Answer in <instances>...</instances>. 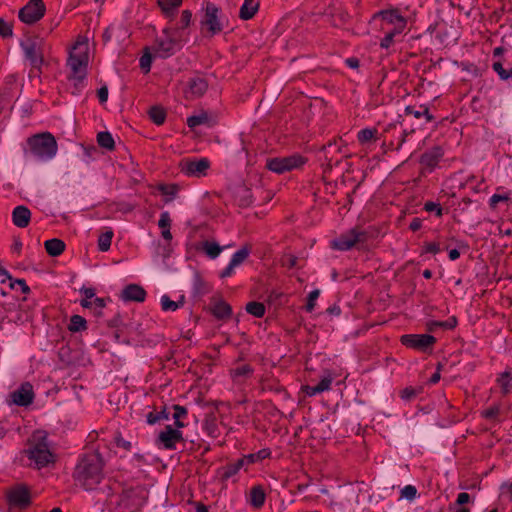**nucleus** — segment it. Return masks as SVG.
Here are the masks:
<instances>
[{"instance_id":"1","label":"nucleus","mask_w":512,"mask_h":512,"mask_svg":"<svg viewBox=\"0 0 512 512\" xmlns=\"http://www.w3.org/2000/svg\"><path fill=\"white\" fill-rule=\"evenodd\" d=\"M102 471V458L98 453L84 456L76 467L75 476L82 486L91 489L100 482Z\"/></svg>"},{"instance_id":"2","label":"nucleus","mask_w":512,"mask_h":512,"mask_svg":"<svg viewBox=\"0 0 512 512\" xmlns=\"http://www.w3.org/2000/svg\"><path fill=\"white\" fill-rule=\"evenodd\" d=\"M88 41L87 36H78L70 50L67 60V64L70 66L73 75L78 80H83L86 75V68L89 62Z\"/></svg>"},{"instance_id":"3","label":"nucleus","mask_w":512,"mask_h":512,"mask_svg":"<svg viewBox=\"0 0 512 512\" xmlns=\"http://www.w3.org/2000/svg\"><path fill=\"white\" fill-rule=\"evenodd\" d=\"M29 444L31 447L25 450V453L35 461L38 468L44 467L52 461V453L49 451L44 431L35 432L32 439L29 440Z\"/></svg>"},{"instance_id":"4","label":"nucleus","mask_w":512,"mask_h":512,"mask_svg":"<svg viewBox=\"0 0 512 512\" xmlns=\"http://www.w3.org/2000/svg\"><path fill=\"white\" fill-rule=\"evenodd\" d=\"M393 441L398 445L408 442H420L424 437V430L411 422L396 424L391 427Z\"/></svg>"},{"instance_id":"5","label":"nucleus","mask_w":512,"mask_h":512,"mask_svg":"<svg viewBox=\"0 0 512 512\" xmlns=\"http://www.w3.org/2000/svg\"><path fill=\"white\" fill-rule=\"evenodd\" d=\"M31 151L38 156L52 157L57 153V143L54 136L48 132L34 135L28 139Z\"/></svg>"},{"instance_id":"6","label":"nucleus","mask_w":512,"mask_h":512,"mask_svg":"<svg viewBox=\"0 0 512 512\" xmlns=\"http://www.w3.org/2000/svg\"><path fill=\"white\" fill-rule=\"evenodd\" d=\"M305 163V159L299 155H293L286 158H273L267 161L266 167L275 173L281 174L300 167Z\"/></svg>"},{"instance_id":"7","label":"nucleus","mask_w":512,"mask_h":512,"mask_svg":"<svg viewBox=\"0 0 512 512\" xmlns=\"http://www.w3.org/2000/svg\"><path fill=\"white\" fill-rule=\"evenodd\" d=\"M45 10L46 8L42 0H30L29 3L19 11V18L26 24H33L44 16Z\"/></svg>"},{"instance_id":"8","label":"nucleus","mask_w":512,"mask_h":512,"mask_svg":"<svg viewBox=\"0 0 512 512\" xmlns=\"http://www.w3.org/2000/svg\"><path fill=\"white\" fill-rule=\"evenodd\" d=\"M365 236V232L352 229L347 235H342L340 238L333 240L331 246L338 250H349L357 243L363 242Z\"/></svg>"},{"instance_id":"9","label":"nucleus","mask_w":512,"mask_h":512,"mask_svg":"<svg viewBox=\"0 0 512 512\" xmlns=\"http://www.w3.org/2000/svg\"><path fill=\"white\" fill-rule=\"evenodd\" d=\"M201 24L208 27V31L213 36L222 30V25L218 17V8L208 3L205 7V15Z\"/></svg>"},{"instance_id":"10","label":"nucleus","mask_w":512,"mask_h":512,"mask_svg":"<svg viewBox=\"0 0 512 512\" xmlns=\"http://www.w3.org/2000/svg\"><path fill=\"white\" fill-rule=\"evenodd\" d=\"M436 342V338L432 335H403L401 337V343L406 346H410L418 349H425L428 346L433 345Z\"/></svg>"},{"instance_id":"11","label":"nucleus","mask_w":512,"mask_h":512,"mask_svg":"<svg viewBox=\"0 0 512 512\" xmlns=\"http://www.w3.org/2000/svg\"><path fill=\"white\" fill-rule=\"evenodd\" d=\"M11 398L13 403L18 406H29L34 398L32 385L28 382L23 383L20 389L11 394Z\"/></svg>"},{"instance_id":"12","label":"nucleus","mask_w":512,"mask_h":512,"mask_svg":"<svg viewBox=\"0 0 512 512\" xmlns=\"http://www.w3.org/2000/svg\"><path fill=\"white\" fill-rule=\"evenodd\" d=\"M182 440V433L171 425H167L165 430L161 431L158 435V442L163 444L166 449H174L176 442Z\"/></svg>"},{"instance_id":"13","label":"nucleus","mask_w":512,"mask_h":512,"mask_svg":"<svg viewBox=\"0 0 512 512\" xmlns=\"http://www.w3.org/2000/svg\"><path fill=\"white\" fill-rule=\"evenodd\" d=\"M8 500L21 508H25L30 504L29 490L24 485H18L11 489L8 494Z\"/></svg>"},{"instance_id":"14","label":"nucleus","mask_w":512,"mask_h":512,"mask_svg":"<svg viewBox=\"0 0 512 512\" xmlns=\"http://www.w3.org/2000/svg\"><path fill=\"white\" fill-rule=\"evenodd\" d=\"M145 297L146 291L138 284H129L121 292L124 301L143 302Z\"/></svg>"},{"instance_id":"15","label":"nucleus","mask_w":512,"mask_h":512,"mask_svg":"<svg viewBox=\"0 0 512 512\" xmlns=\"http://www.w3.org/2000/svg\"><path fill=\"white\" fill-rule=\"evenodd\" d=\"M31 212L26 206H17L12 211V222L19 228H25L29 225Z\"/></svg>"},{"instance_id":"16","label":"nucleus","mask_w":512,"mask_h":512,"mask_svg":"<svg viewBox=\"0 0 512 512\" xmlns=\"http://www.w3.org/2000/svg\"><path fill=\"white\" fill-rule=\"evenodd\" d=\"M259 7V0H244V3L240 8L239 17L242 20H249L258 12Z\"/></svg>"},{"instance_id":"17","label":"nucleus","mask_w":512,"mask_h":512,"mask_svg":"<svg viewBox=\"0 0 512 512\" xmlns=\"http://www.w3.org/2000/svg\"><path fill=\"white\" fill-rule=\"evenodd\" d=\"M189 93L194 97H202L207 89H208V82L204 78H193L189 82L188 85Z\"/></svg>"},{"instance_id":"18","label":"nucleus","mask_w":512,"mask_h":512,"mask_svg":"<svg viewBox=\"0 0 512 512\" xmlns=\"http://www.w3.org/2000/svg\"><path fill=\"white\" fill-rule=\"evenodd\" d=\"M21 45L25 51L26 57L30 60L33 66H38L43 62V58L39 56L37 45L34 41H30L27 44L22 43Z\"/></svg>"},{"instance_id":"19","label":"nucleus","mask_w":512,"mask_h":512,"mask_svg":"<svg viewBox=\"0 0 512 512\" xmlns=\"http://www.w3.org/2000/svg\"><path fill=\"white\" fill-rule=\"evenodd\" d=\"M44 246L47 253L53 257L61 255L65 250V243L57 238L45 241Z\"/></svg>"},{"instance_id":"20","label":"nucleus","mask_w":512,"mask_h":512,"mask_svg":"<svg viewBox=\"0 0 512 512\" xmlns=\"http://www.w3.org/2000/svg\"><path fill=\"white\" fill-rule=\"evenodd\" d=\"M209 168V162L206 159H201L197 162L195 161H189L185 164V167H182V169H185L188 174H202Z\"/></svg>"},{"instance_id":"21","label":"nucleus","mask_w":512,"mask_h":512,"mask_svg":"<svg viewBox=\"0 0 512 512\" xmlns=\"http://www.w3.org/2000/svg\"><path fill=\"white\" fill-rule=\"evenodd\" d=\"M210 311L218 319H226L231 316L232 309L229 304L224 301L217 302L214 307L210 308Z\"/></svg>"},{"instance_id":"22","label":"nucleus","mask_w":512,"mask_h":512,"mask_svg":"<svg viewBox=\"0 0 512 512\" xmlns=\"http://www.w3.org/2000/svg\"><path fill=\"white\" fill-rule=\"evenodd\" d=\"M158 6L167 16H173L174 10L181 6L182 0H157Z\"/></svg>"},{"instance_id":"23","label":"nucleus","mask_w":512,"mask_h":512,"mask_svg":"<svg viewBox=\"0 0 512 512\" xmlns=\"http://www.w3.org/2000/svg\"><path fill=\"white\" fill-rule=\"evenodd\" d=\"M184 304V296L180 297L179 301L171 300L167 295L161 297V307L163 311H176Z\"/></svg>"},{"instance_id":"24","label":"nucleus","mask_w":512,"mask_h":512,"mask_svg":"<svg viewBox=\"0 0 512 512\" xmlns=\"http://www.w3.org/2000/svg\"><path fill=\"white\" fill-rule=\"evenodd\" d=\"M201 249L212 259L216 258L222 251V247L218 243L210 241L202 242Z\"/></svg>"},{"instance_id":"25","label":"nucleus","mask_w":512,"mask_h":512,"mask_svg":"<svg viewBox=\"0 0 512 512\" xmlns=\"http://www.w3.org/2000/svg\"><path fill=\"white\" fill-rule=\"evenodd\" d=\"M148 114L152 121L157 125L163 124L166 118V112L161 106H152Z\"/></svg>"},{"instance_id":"26","label":"nucleus","mask_w":512,"mask_h":512,"mask_svg":"<svg viewBox=\"0 0 512 512\" xmlns=\"http://www.w3.org/2000/svg\"><path fill=\"white\" fill-rule=\"evenodd\" d=\"M265 493L260 486H255L251 490V503L254 507L259 508L264 504Z\"/></svg>"},{"instance_id":"27","label":"nucleus","mask_w":512,"mask_h":512,"mask_svg":"<svg viewBox=\"0 0 512 512\" xmlns=\"http://www.w3.org/2000/svg\"><path fill=\"white\" fill-rule=\"evenodd\" d=\"M97 142L101 147L106 148L108 150H113L115 147L114 139L112 138V135L109 132L98 133Z\"/></svg>"},{"instance_id":"28","label":"nucleus","mask_w":512,"mask_h":512,"mask_svg":"<svg viewBox=\"0 0 512 512\" xmlns=\"http://www.w3.org/2000/svg\"><path fill=\"white\" fill-rule=\"evenodd\" d=\"M86 329V320L80 315H73L70 320L69 330L78 332Z\"/></svg>"},{"instance_id":"29","label":"nucleus","mask_w":512,"mask_h":512,"mask_svg":"<svg viewBox=\"0 0 512 512\" xmlns=\"http://www.w3.org/2000/svg\"><path fill=\"white\" fill-rule=\"evenodd\" d=\"M209 122V115L207 112L203 111L199 115L191 116L187 119V124L189 128H194L197 125L205 124Z\"/></svg>"},{"instance_id":"30","label":"nucleus","mask_w":512,"mask_h":512,"mask_svg":"<svg viewBox=\"0 0 512 512\" xmlns=\"http://www.w3.org/2000/svg\"><path fill=\"white\" fill-rule=\"evenodd\" d=\"M152 59H153V57H152V54L150 52V48L149 47H145L143 49V55L140 58V68L145 73H148L150 71Z\"/></svg>"},{"instance_id":"31","label":"nucleus","mask_w":512,"mask_h":512,"mask_svg":"<svg viewBox=\"0 0 512 512\" xmlns=\"http://www.w3.org/2000/svg\"><path fill=\"white\" fill-rule=\"evenodd\" d=\"M246 311L255 317H262L265 313V306L260 302H249L246 305Z\"/></svg>"},{"instance_id":"32","label":"nucleus","mask_w":512,"mask_h":512,"mask_svg":"<svg viewBox=\"0 0 512 512\" xmlns=\"http://www.w3.org/2000/svg\"><path fill=\"white\" fill-rule=\"evenodd\" d=\"M249 246L245 245L242 249H240L238 252H236L230 263H232V266H238L240 265L249 255Z\"/></svg>"},{"instance_id":"33","label":"nucleus","mask_w":512,"mask_h":512,"mask_svg":"<svg viewBox=\"0 0 512 512\" xmlns=\"http://www.w3.org/2000/svg\"><path fill=\"white\" fill-rule=\"evenodd\" d=\"M440 155H441L440 149L436 148L434 152L426 153V154L422 155L421 163H423L427 166H434L437 163Z\"/></svg>"},{"instance_id":"34","label":"nucleus","mask_w":512,"mask_h":512,"mask_svg":"<svg viewBox=\"0 0 512 512\" xmlns=\"http://www.w3.org/2000/svg\"><path fill=\"white\" fill-rule=\"evenodd\" d=\"M112 237V231H107L99 237L98 245L101 251H107L110 248Z\"/></svg>"},{"instance_id":"35","label":"nucleus","mask_w":512,"mask_h":512,"mask_svg":"<svg viewBox=\"0 0 512 512\" xmlns=\"http://www.w3.org/2000/svg\"><path fill=\"white\" fill-rule=\"evenodd\" d=\"M457 325V319L455 317H452L450 322H439V321H431L427 324L429 331H434L435 327H442V328H454Z\"/></svg>"},{"instance_id":"36","label":"nucleus","mask_w":512,"mask_h":512,"mask_svg":"<svg viewBox=\"0 0 512 512\" xmlns=\"http://www.w3.org/2000/svg\"><path fill=\"white\" fill-rule=\"evenodd\" d=\"M245 458L239 459L235 464L228 466L226 472L223 474V479H227L236 474L244 465Z\"/></svg>"},{"instance_id":"37","label":"nucleus","mask_w":512,"mask_h":512,"mask_svg":"<svg viewBox=\"0 0 512 512\" xmlns=\"http://www.w3.org/2000/svg\"><path fill=\"white\" fill-rule=\"evenodd\" d=\"M160 419H168V413L166 411V407H164L162 409V411H160L159 413L154 414L151 412L147 415V422L151 425L155 424Z\"/></svg>"},{"instance_id":"38","label":"nucleus","mask_w":512,"mask_h":512,"mask_svg":"<svg viewBox=\"0 0 512 512\" xmlns=\"http://www.w3.org/2000/svg\"><path fill=\"white\" fill-rule=\"evenodd\" d=\"M388 14H390L391 16H394L395 19L397 21L401 22L402 24L406 23L405 18L398 14V10L397 9L382 10V11L378 12L377 14H375L374 17L381 16L383 18H386V15H388Z\"/></svg>"},{"instance_id":"39","label":"nucleus","mask_w":512,"mask_h":512,"mask_svg":"<svg viewBox=\"0 0 512 512\" xmlns=\"http://www.w3.org/2000/svg\"><path fill=\"white\" fill-rule=\"evenodd\" d=\"M178 189H179V186L177 184H171V185L160 184L158 186L159 191H161L165 195H171V196H174L177 193Z\"/></svg>"},{"instance_id":"40","label":"nucleus","mask_w":512,"mask_h":512,"mask_svg":"<svg viewBox=\"0 0 512 512\" xmlns=\"http://www.w3.org/2000/svg\"><path fill=\"white\" fill-rule=\"evenodd\" d=\"M281 93L280 85L273 86L269 91V97L267 101L264 103L265 107H268L274 100L278 98Z\"/></svg>"},{"instance_id":"41","label":"nucleus","mask_w":512,"mask_h":512,"mask_svg":"<svg viewBox=\"0 0 512 512\" xmlns=\"http://www.w3.org/2000/svg\"><path fill=\"white\" fill-rule=\"evenodd\" d=\"M319 294H320V291L319 290H314L312 291L309 296H308V301H307V304L305 306L306 310L308 312H311L313 309H314V306H315V301L316 299L319 297Z\"/></svg>"},{"instance_id":"42","label":"nucleus","mask_w":512,"mask_h":512,"mask_svg":"<svg viewBox=\"0 0 512 512\" xmlns=\"http://www.w3.org/2000/svg\"><path fill=\"white\" fill-rule=\"evenodd\" d=\"M371 399L376 405H383L385 402V396L382 389H377L373 394H371Z\"/></svg>"},{"instance_id":"43","label":"nucleus","mask_w":512,"mask_h":512,"mask_svg":"<svg viewBox=\"0 0 512 512\" xmlns=\"http://www.w3.org/2000/svg\"><path fill=\"white\" fill-rule=\"evenodd\" d=\"M374 133H375V130L364 129L361 132H359L358 139L360 142H366L373 138Z\"/></svg>"},{"instance_id":"44","label":"nucleus","mask_w":512,"mask_h":512,"mask_svg":"<svg viewBox=\"0 0 512 512\" xmlns=\"http://www.w3.org/2000/svg\"><path fill=\"white\" fill-rule=\"evenodd\" d=\"M508 200H509L508 195L495 194L492 196V198L490 200V207L494 209V208H496V206L499 202H507Z\"/></svg>"},{"instance_id":"45","label":"nucleus","mask_w":512,"mask_h":512,"mask_svg":"<svg viewBox=\"0 0 512 512\" xmlns=\"http://www.w3.org/2000/svg\"><path fill=\"white\" fill-rule=\"evenodd\" d=\"M416 492L417 490L414 486L408 485L403 488L401 495L407 499H413L416 495Z\"/></svg>"},{"instance_id":"46","label":"nucleus","mask_w":512,"mask_h":512,"mask_svg":"<svg viewBox=\"0 0 512 512\" xmlns=\"http://www.w3.org/2000/svg\"><path fill=\"white\" fill-rule=\"evenodd\" d=\"M0 35L3 37L12 35L11 27L3 19H0Z\"/></svg>"},{"instance_id":"47","label":"nucleus","mask_w":512,"mask_h":512,"mask_svg":"<svg viewBox=\"0 0 512 512\" xmlns=\"http://www.w3.org/2000/svg\"><path fill=\"white\" fill-rule=\"evenodd\" d=\"M332 382V378L330 376H327L325 377L324 379L321 380V382L317 385L318 387V390H320V392H323V391H326L329 389L330 387V384Z\"/></svg>"},{"instance_id":"48","label":"nucleus","mask_w":512,"mask_h":512,"mask_svg":"<svg viewBox=\"0 0 512 512\" xmlns=\"http://www.w3.org/2000/svg\"><path fill=\"white\" fill-rule=\"evenodd\" d=\"M160 228L165 229L170 227V218L167 212L161 215V218L158 222Z\"/></svg>"},{"instance_id":"49","label":"nucleus","mask_w":512,"mask_h":512,"mask_svg":"<svg viewBox=\"0 0 512 512\" xmlns=\"http://www.w3.org/2000/svg\"><path fill=\"white\" fill-rule=\"evenodd\" d=\"M493 68H494V70L499 74V76H500L502 79H508V78H509L508 72H506V71L503 69L502 64H501L500 62H496V63H494Z\"/></svg>"},{"instance_id":"50","label":"nucleus","mask_w":512,"mask_h":512,"mask_svg":"<svg viewBox=\"0 0 512 512\" xmlns=\"http://www.w3.org/2000/svg\"><path fill=\"white\" fill-rule=\"evenodd\" d=\"M174 410H175V413L173 415L174 419L175 420H178L180 419L182 416L186 415L187 414V410L185 407H182L180 405H174Z\"/></svg>"},{"instance_id":"51","label":"nucleus","mask_w":512,"mask_h":512,"mask_svg":"<svg viewBox=\"0 0 512 512\" xmlns=\"http://www.w3.org/2000/svg\"><path fill=\"white\" fill-rule=\"evenodd\" d=\"M498 413H499V407L494 406V407L488 409L487 411H485L484 416L487 419H495L496 416L498 415Z\"/></svg>"},{"instance_id":"52","label":"nucleus","mask_w":512,"mask_h":512,"mask_svg":"<svg viewBox=\"0 0 512 512\" xmlns=\"http://www.w3.org/2000/svg\"><path fill=\"white\" fill-rule=\"evenodd\" d=\"M395 36V32H391L385 36V38L381 41L380 46L382 48H388L389 45L392 43L393 38Z\"/></svg>"},{"instance_id":"53","label":"nucleus","mask_w":512,"mask_h":512,"mask_svg":"<svg viewBox=\"0 0 512 512\" xmlns=\"http://www.w3.org/2000/svg\"><path fill=\"white\" fill-rule=\"evenodd\" d=\"M98 97L100 102H106L108 99V88L106 86L101 87L98 90Z\"/></svg>"},{"instance_id":"54","label":"nucleus","mask_w":512,"mask_h":512,"mask_svg":"<svg viewBox=\"0 0 512 512\" xmlns=\"http://www.w3.org/2000/svg\"><path fill=\"white\" fill-rule=\"evenodd\" d=\"M469 499H470L469 494H468V493L463 492V493H460V494L458 495V498H457V502H456V503H457V505H460V506H461V505H464V504L468 503V502H469Z\"/></svg>"},{"instance_id":"55","label":"nucleus","mask_w":512,"mask_h":512,"mask_svg":"<svg viewBox=\"0 0 512 512\" xmlns=\"http://www.w3.org/2000/svg\"><path fill=\"white\" fill-rule=\"evenodd\" d=\"M192 13L189 10H184L182 12V22L184 24V27H187L190 25Z\"/></svg>"},{"instance_id":"56","label":"nucleus","mask_w":512,"mask_h":512,"mask_svg":"<svg viewBox=\"0 0 512 512\" xmlns=\"http://www.w3.org/2000/svg\"><path fill=\"white\" fill-rule=\"evenodd\" d=\"M414 395H415V390H414V389H412V388H405V389L402 391L401 397H402L403 399H410V398H412Z\"/></svg>"},{"instance_id":"57","label":"nucleus","mask_w":512,"mask_h":512,"mask_svg":"<svg viewBox=\"0 0 512 512\" xmlns=\"http://www.w3.org/2000/svg\"><path fill=\"white\" fill-rule=\"evenodd\" d=\"M250 372H252V369L248 365H245V366L235 370L236 375H246Z\"/></svg>"},{"instance_id":"58","label":"nucleus","mask_w":512,"mask_h":512,"mask_svg":"<svg viewBox=\"0 0 512 512\" xmlns=\"http://www.w3.org/2000/svg\"><path fill=\"white\" fill-rule=\"evenodd\" d=\"M15 283L20 286L23 293H29L30 288L27 286L26 282L23 279H17Z\"/></svg>"},{"instance_id":"59","label":"nucleus","mask_w":512,"mask_h":512,"mask_svg":"<svg viewBox=\"0 0 512 512\" xmlns=\"http://www.w3.org/2000/svg\"><path fill=\"white\" fill-rule=\"evenodd\" d=\"M509 372H504L502 375H501V379H499V381L501 382V385H502V390H503V393H508V383L507 382H503L502 379L503 378H507L509 377Z\"/></svg>"},{"instance_id":"60","label":"nucleus","mask_w":512,"mask_h":512,"mask_svg":"<svg viewBox=\"0 0 512 512\" xmlns=\"http://www.w3.org/2000/svg\"><path fill=\"white\" fill-rule=\"evenodd\" d=\"M157 49L162 50L164 52H169L171 50V46L165 44L163 40H157Z\"/></svg>"},{"instance_id":"61","label":"nucleus","mask_w":512,"mask_h":512,"mask_svg":"<svg viewBox=\"0 0 512 512\" xmlns=\"http://www.w3.org/2000/svg\"><path fill=\"white\" fill-rule=\"evenodd\" d=\"M426 251L435 254L439 251V245L436 243H429L426 245Z\"/></svg>"},{"instance_id":"62","label":"nucleus","mask_w":512,"mask_h":512,"mask_svg":"<svg viewBox=\"0 0 512 512\" xmlns=\"http://www.w3.org/2000/svg\"><path fill=\"white\" fill-rule=\"evenodd\" d=\"M421 228V220L419 218H415L411 224H410V229L412 231H417Z\"/></svg>"},{"instance_id":"63","label":"nucleus","mask_w":512,"mask_h":512,"mask_svg":"<svg viewBox=\"0 0 512 512\" xmlns=\"http://www.w3.org/2000/svg\"><path fill=\"white\" fill-rule=\"evenodd\" d=\"M303 390L308 394V395H314L316 393H321L320 390H318V387L315 386V387H309V386H304L303 387Z\"/></svg>"},{"instance_id":"64","label":"nucleus","mask_w":512,"mask_h":512,"mask_svg":"<svg viewBox=\"0 0 512 512\" xmlns=\"http://www.w3.org/2000/svg\"><path fill=\"white\" fill-rule=\"evenodd\" d=\"M346 63H347V65H348L349 67H351V68H353V69H356V68H358V67H359V61H358V59H356V58H348V59L346 60Z\"/></svg>"}]
</instances>
